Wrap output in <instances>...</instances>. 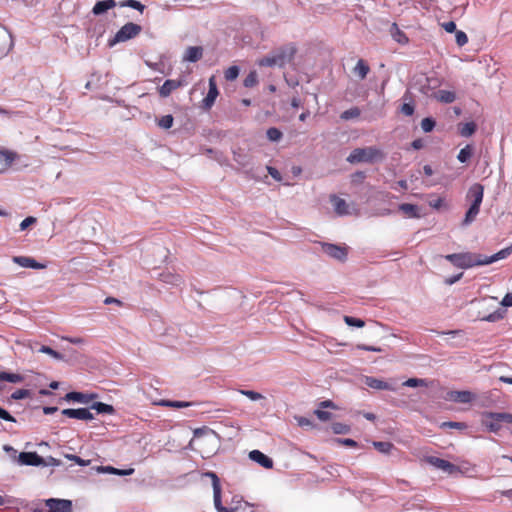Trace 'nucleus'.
<instances>
[{
	"mask_svg": "<svg viewBox=\"0 0 512 512\" xmlns=\"http://www.w3.org/2000/svg\"><path fill=\"white\" fill-rule=\"evenodd\" d=\"M103 470L107 473H110V474H115V475H119V476H126V475H131L134 473V469L133 468H129V469H118V468H114L112 466H106L103 468Z\"/></svg>",
	"mask_w": 512,
	"mask_h": 512,
	"instance_id": "nucleus-36",
	"label": "nucleus"
},
{
	"mask_svg": "<svg viewBox=\"0 0 512 512\" xmlns=\"http://www.w3.org/2000/svg\"><path fill=\"white\" fill-rule=\"evenodd\" d=\"M501 304L506 307L512 306V292L507 293L501 301Z\"/></svg>",
	"mask_w": 512,
	"mask_h": 512,
	"instance_id": "nucleus-62",
	"label": "nucleus"
},
{
	"mask_svg": "<svg viewBox=\"0 0 512 512\" xmlns=\"http://www.w3.org/2000/svg\"><path fill=\"white\" fill-rule=\"evenodd\" d=\"M427 463L431 464L432 466L443 470L444 472L448 474H454L459 471V468L452 464L451 462L435 457V456H429L426 458Z\"/></svg>",
	"mask_w": 512,
	"mask_h": 512,
	"instance_id": "nucleus-10",
	"label": "nucleus"
},
{
	"mask_svg": "<svg viewBox=\"0 0 512 512\" xmlns=\"http://www.w3.org/2000/svg\"><path fill=\"white\" fill-rule=\"evenodd\" d=\"M477 125L471 121L467 123H460L458 125V132L463 137H469L475 133Z\"/></svg>",
	"mask_w": 512,
	"mask_h": 512,
	"instance_id": "nucleus-24",
	"label": "nucleus"
},
{
	"mask_svg": "<svg viewBox=\"0 0 512 512\" xmlns=\"http://www.w3.org/2000/svg\"><path fill=\"white\" fill-rule=\"evenodd\" d=\"M365 384L368 387L377 390H394V388L389 383L374 377H366Z\"/></svg>",
	"mask_w": 512,
	"mask_h": 512,
	"instance_id": "nucleus-21",
	"label": "nucleus"
},
{
	"mask_svg": "<svg viewBox=\"0 0 512 512\" xmlns=\"http://www.w3.org/2000/svg\"><path fill=\"white\" fill-rule=\"evenodd\" d=\"M357 348L360 349V350H365V351H374V352H380L381 351L380 348L373 347V346H368V345H365V344H358Z\"/></svg>",
	"mask_w": 512,
	"mask_h": 512,
	"instance_id": "nucleus-63",
	"label": "nucleus"
},
{
	"mask_svg": "<svg viewBox=\"0 0 512 512\" xmlns=\"http://www.w3.org/2000/svg\"><path fill=\"white\" fill-rule=\"evenodd\" d=\"M323 251L330 257L339 261H344L347 258L348 250L345 246L336 244L324 243L322 245Z\"/></svg>",
	"mask_w": 512,
	"mask_h": 512,
	"instance_id": "nucleus-8",
	"label": "nucleus"
},
{
	"mask_svg": "<svg viewBox=\"0 0 512 512\" xmlns=\"http://www.w3.org/2000/svg\"><path fill=\"white\" fill-rule=\"evenodd\" d=\"M331 428L335 434H347L350 431L349 425L340 422L333 423Z\"/></svg>",
	"mask_w": 512,
	"mask_h": 512,
	"instance_id": "nucleus-40",
	"label": "nucleus"
},
{
	"mask_svg": "<svg viewBox=\"0 0 512 512\" xmlns=\"http://www.w3.org/2000/svg\"><path fill=\"white\" fill-rule=\"evenodd\" d=\"M373 446L377 451L383 454H389L394 447L391 442L385 441H374Z\"/></svg>",
	"mask_w": 512,
	"mask_h": 512,
	"instance_id": "nucleus-32",
	"label": "nucleus"
},
{
	"mask_svg": "<svg viewBox=\"0 0 512 512\" xmlns=\"http://www.w3.org/2000/svg\"><path fill=\"white\" fill-rule=\"evenodd\" d=\"M48 512H72V502L65 499L50 498L45 501Z\"/></svg>",
	"mask_w": 512,
	"mask_h": 512,
	"instance_id": "nucleus-7",
	"label": "nucleus"
},
{
	"mask_svg": "<svg viewBox=\"0 0 512 512\" xmlns=\"http://www.w3.org/2000/svg\"><path fill=\"white\" fill-rule=\"evenodd\" d=\"M64 399L66 401H75L79 403H88L90 401V397L81 392H69L65 395Z\"/></svg>",
	"mask_w": 512,
	"mask_h": 512,
	"instance_id": "nucleus-29",
	"label": "nucleus"
},
{
	"mask_svg": "<svg viewBox=\"0 0 512 512\" xmlns=\"http://www.w3.org/2000/svg\"><path fill=\"white\" fill-rule=\"evenodd\" d=\"M120 7H129L135 10H138L140 13H143L145 10V5L137 0H123L119 2Z\"/></svg>",
	"mask_w": 512,
	"mask_h": 512,
	"instance_id": "nucleus-31",
	"label": "nucleus"
},
{
	"mask_svg": "<svg viewBox=\"0 0 512 512\" xmlns=\"http://www.w3.org/2000/svg\"><path fill=\"white\" fill-rule=\"evenodd\" d=\"M239 75V68L237 66H230L224 72V77L227 81L235 80Z\"/></svg>",
	"mask_w": 512,
	"mask_h": 512,
	"instance_id": "nucleus-42",
	"label": "nucleus"
},
{
	"mask_svg": "<svg viewBox=\"0 0 512 512\" xmlns=\"http://www.w3.org/2000/svg\"><path fill=\"white\" fill-rule=\"evenodd\" d=\"M240 393L253 401L260 400L263 398L262 394L252 390H240Z\"/></svg>",
	"mask_w": 512,
	"mask_h": 512,
	"instance_id": "nucleus-50",
	"label": "nucleus"
},
{
	"mask_svg": "<svg viewBox=\"0 0 512 512\" xmlns=\"http://www.w3.org/2000/svg\"><path fill=\"white\" fill-rule=\"evenodd\" d=\"M257 82H258L257 74L255 71H252L244 79V86L250 88V87L255 86L257 84Z\"/></svg>",
	"mask_w": 512,
	"mask_h": 512,
	"instance_id": "nucleus-48",
	"label": "nucleus"
},
{
	"mask_svg": "<svg viewBox=\"0 0 512 512\" xmlns=\"http://www.w3.org/2000/svg\"><path fill=\"white\" fill-rule=\"evenodd\" d=\"M142 31V27L136 23L128 22L123 25L115 34L113 39L110 40V45L120 42H126L138 36Z\"/></svg>",
	"mask_w": 512,
	"mask_h": 512,
	"instance_id": "nucleus-4",
	"label": "nucleus"
},
{
	"mask_svg": "<svg viewBox=\"0 0 512 512\" xmlns=\"http://www.w3.org/2000/svg\"><path fill=\"white\" fill-rule=\"evenodd\" d=\"M0 381H6L10 383H21L24 381V376L18 373H10L6 371L0 372Z\"/></svg>",
	"mask_w": 512,
	"mask_h": 512,
	"instance_id": "nucleus-26",
	"label": "nucleus"
},
{
	"mask_svg": "<svg viewBox=\"0 0 512 512\" xmlns=\"http://www.w3.org/2000/svg\"><path fill=\"white\" fill-rule=\"evenodd\" d=\"M401 112L406 116H411L414 113V106L410 103H404L401 106Z\"/></svg>",
	"mask_w": 512,
	"mask_h": 512,
	"instance_id": "nucleus-55",
	"label": "nucleus"
},
{
	"mask_svg": "<svg viewBox=\"0 0 512 512\" xmlns=\"http://www.w3.org/2000/svg\"><path fill=\"white\" fill-rule=\"evenodd\" d=\"M40 352L42 353H45V354H48L50 355L51 357L55 358V359H62V355L55 351L54 349H52L51 347L49 346H41V348L39 349Z\"/></svg>",
	"mask_w": 512,
	"mask_h": 512,
	"instance_id": "nucleus-49",
	"label": "nucleus"
},
{
	"mask_svg": "<svg viewBox=\"0 0 512 512\" xmlns=\"http://www.w3.org/2000/svg\"><path fill=\"white\" fill-rule=\"evenodd\" d=\"M249 458L266 469L273 468V460L259 450H253L249 453Z\"/></svg>",
	"mask_w": 512,
	"mask_h": 512,
	"instance_id": "nucleus-15",
	"label": "nucleus"
},
{
	"mask_svg": "<svg viewBox=\"0 0 512 512\" xmlns=\"http://www.w3.org/2000/svg\"><path fill=\"white\" fill-rule=\"evenodd\" d=\"M208 475L212 478V486H213V498L214 505L218 512H234L233 508H227L222 505L221 502V485L219 478L213 472L208 473Z\"/></svg>",
	"mask_w": 512,
	"mask_h": 512,
	"instance_id": "nucleus-5",
	"label": "nucleus"
},
{
	"mask_svg": "<svg viewBox=\"0 0 512 512\" xmlns=\"http://www.w3.org/2000/svg\"><path fill=\"white\" fill-rule=\"evenodd\" d=\"M399 209L410 217H418V208L414 204L403 203L399 206Z\"/></svg>",
	"mask_w": 512,
	"mask_h": 512,
	"instance_id": "nucleus-35",
	"label": "nucleus"
},
{
	"mask_svg": "<svg viewBox=\"0 0 512 512\" xmlns=\"http://www.w3.org/2000/svg\"><path fill=\"white\" fill-rule=\"evenodd\" d=\"M267 137L271 141H279L282 138V132L275 127H271L267 130Z\"/></svg>",
	"mask_w": 512,
	"mask_h": 512,
	"instance_id": "nucleus-46",
	"label": "nucleus"
},
{
	"mask_svg": "<svg viewBox=\"0 0 512 512\" xmlns=\"http://www.w3.org/2000/svg\"><path fill=\"white\" fill-rule=\"evenodd\" d=\"M267 171L273 179H275L276 181H281V174L276 168L272 166H267Z\"/></svg>",
	"mask_w": 512,
	"mask_h": 512,
	"instance_id": "nucleus-58",
	"label": "nucleus"
},
{
	"mask_svg": "<svg viewBox=\"0 0 512 512\" xmlns=\"http://www.w3.org/2000/svg\"><path fill=\"white\" fill-rule=\"evenodd\" d=\"M435 98L439 101V102H442V103H452L455 101L456 99V95L454 92L452 91H448V90H439L436 94H435Z\"/></svg>",
	"mask_w": 512,
	"mask_h": 512,
	"instance_id": "nucleus-27",
	"label": "nucleus"
},
{
	"mask_svg": "<svg viewBox=\"0 0 512 512\" xmlns=\"http://www.w3.org/2000/svg\"><path fill=\"white\" fill-rule=\"evenodd\" d=\"M454 33H455L456 43L459 47H463L464 45H466L468 43V36L465 32H463L461 30H456Z\"/></svg>",
	"mask_w": 512,
	"mask_h": 512,
	"instance_id": "nucleus-45",
	"label": "nucleus"
},
{
	"mask_svg": "<svg viewBox=\"0 0 512 512\" xmlns=\"http://www.w3.org/2000/svg\"><path fill=\"white\" fill-rule=\"evenodd\" d=\"M161 281L172 284V285H178L181 283L182 279L179 275L173 274L171 272H163L160 274Z\"/></svg>",
	"mask_w": 512,
	"mask_h": 512,
	"instance_id": "nucleus-30",
	"label": "nucleus"
},
{
	"mask_svg": "<svg viewBox=\"0 0 512 512\" xmlns=\"http://www.w3.org/2000/svg\"><path fill=\"white\" fill-rule=\"evenodd\" d=\"M13 262L20 265L24 268H32V269H44L46 268L45 264L37 262L35 259L27 256H14Z\"/></svg>",
	"mask_w": 512,
	"mask_h": 512,
	"instance_id": "nucleus-14",
	"label": "nucleus"
},
{
	"mask_svg": "<svg viewBox=\"0 0 512 512\" xmlns=\"http://www.w3.org/2000/svg\"><path fill=\"white\" fill-rule=\"evenodd\" d=\"M473 395L469 391H452L450 393V400L459 403H468L472 400Z\"/></svg>",
	"mask_w": 512,
	"mask_h": 512,
	"instance_id": "nucleus-23",
	"label": "nucleus"
},
{
	"mask_svg": "<svg viewBox=\"0 0 512 512\" xmlns=\"http://www.w3.org/2000/svg\"><path fill=\"white\" fill-rule=\"evenodd\" d=\"M344 322L348 326H353V327H358V328H362L365 325V322L363 320H361L359 318L352 317V316H344Z\"/></svg>",
	"mask_w": 512,
	"mask_h": 512,
	"instance_id": "nucleus-43",
	"label": "nucleus"
},
{
	"mask_svg": "<svg viewBox=\"0 0 512 512\" xmlns=\"http://www.w3.org/2000/svg\"><path fill=\"white\" fill-rule=\"evenodd\" d=\"M14 41L12 34L4 29L0 28V59L9 54L13 49Z\"/></svg>",
	"mask_w": 512,
	"mask_h": 512,
	"instance_id": "nucleus-9",
	"label": "nucleus"
},
{
	"mask_svg": "<svg viewBox=\"0 0 512 512\" xmlns=\"http://www.w3.org/2000/svg\"><path fill=\"white\" fill-rule=\"evenodd\" d=\"M473 154V149H472V146L471 145H466L464 148H462L458 155H457V159L461 162V163H465L467 162L471 156Z\"/></svg>",
	"mask_w": 512,
	"mask_h": 512,
	"instance_id": "nucleus-33",
	"label": "nucleus"
},
{
	"mask_svg": "<svg viewBox=\"0 0 512 512\" xmlns=\"http://www.w3.org/2000/svg\"><path fill=\"white\" fill-rule=\"evenodd\" d=\"M30 397H31V392L27 389H18L11 394V398L13 400H21V399L30 398Z\"/></svg>",
	"mask_w": 512,
	"mask_h": 512,
	"instance_id": "nucleus-44",
	"label": "nucleus"
},
{
	"mask_svg": "<svg viewBox=\"0 0 512 512\" xmlns=\"http://www.w3.org/2000/svg\"><path fill=\"white\" fill-rule=\"evenodd\" d=\"M18 461L26 466H42L45 464V459L36 452H21Z\"/></svg>",
	"mask_w": 512,
	"mask_h": 512,
	"instance_id": "nucleus-11",
	"label": "nucleus"
},
{
	"mask_svg": "<svg viewBox=\"0 0 512 512\" xmlns=\"http://www.w3.org/2000/svg\"><path fill=\"white\" fill-rule=\"evenodd\" d=\"M403 385L407 387H418L425 385V381L419 378H409L403 383Z\"/></svg>",
	"mask_w": 512,
	"mask_h": 512,
	"instance_id": "nucleus-51",
	"label": "nucleus"
},
{
	"mask_svg": "<svg viewBox=\"0 0 512 512\" xmlns=\"http://www.w3.org/2000/svg\"><path fill=\"white\" fill-rule=\"evenodd\" d=\"M370 72V67L367 62L363 59H359L355 67L353 68V73L361 80L365 79Z\"/></svg>",
	"mask_w": 512,
	"mask_h": 512,
	"instance_id": "nucleus-22",
	"label": "nucleus"
},
{
	"mask_svg": "<svg viewBox=\"0 0 512 512\" xmlns=\"http://www.w3.org/2000/svg\"><path fill=\"white\" fill-rule=\"evenodd\" d=\"M296 53V47L292 44L281 47L273 52L277 61V66L283 67L285 64L292 61Z\"/></svg>",
	"mask_w": 512,
	"mask_h": 512,
	"instance_id": "nucleus-6",
	"label": "nucleus"
},
{
	"mask_svg": "<svg viewBox=\"0 0 512 512\" xmlns=\"http://www.w3.org/2000/svg\"><path fill=\"white\" fill-rule=\"evenodd\" d=\"M182 86V81L168 79L166 80L161 87H159L158 92L159 95L163 98L168 97L173 91Z\"/></svg>",
	"mask_w": 512,
	"mask_h": 512,
	"instance_id": "nucleus-16",
	"label": "nucleus"
},
{
	"mask_svg": "<svg viewBox=\"0 0 512 512\" xmlns=\"http://www.w3.org/2000/svg\"><path fill=\"white\" fill-rule=\"evenodd\" d=\"M486 417L487 418H490L492 420H495L497 422H505V423H509V424H512V414L510 413H494V412H489V413H486Z\"/></svg>",
	"mask_w": 512,
	"mask_h": 512,
	"instance_id": "nucleus-28",
	"label": "nucleus"
},
{
	"mask_svg": "<svg viewBox=\"0 0 512 512\" xmlns=\"http://www.w3.org/2000/svg\"><path fill=\"white\" fill-rule=\"evenodd\" d=\"M117 5L115 0H103L98 1L92 8V13L94 15H101L107 12L109 9L114 8Z\"/></svg>",
	"mask_w": 512,
	"mask_h": 512,
	"instance_id": "nucleus-20",
	"label": "nucleus"
},
{
	"mask_svg": "<svg viewBox=\"0 0 512 512\" xmlns=\"http://www.w3.org/2000/svg\"><path fill=\"white\" fill-rule=\"evenodd\" d=\"M483 424L491 432H495L496 433V432H498L501 429L500 422H497L495 420L487 418L486 414L484 415Z\"/></svg>",
	"mask_w": 512,
	"mask_h": 512,
	"instance_id": "nucleus-39",
	"label": "nucleus"
},
{
	"mask_svg": "<svg viewBox=\"0 0 512 512\" xmlns=\"http://www.w3.org/2000/svg\"><path fill=\"white\" fill-rule=\"evenodd\" d=\"M315 415L318 417L319 420L321 421H328L331 419L332 417V414L330 412H327V411H323L321 409H317L315 411Z\"/></svg>",
	"mask_w": 512,
	"mask_h": 512,
	"instance_id": "nucleus-53",
	"label": "nucleus"
},
{
	"mask_svg": "<svg viewBox=\"0 0 512 512\" xmlns=\"http://www.w3.org/2000/svg\"><path fill=\"white\" fill-rule=\"evenodd\" d=\"M330 201L333 204L335 212L338 215L342 216V215H347L349 213L348 204L346 203V201L344 199L339 198L336 195H331Z\"/></svg>",
	"mask_w": 512,
	"mask_h": 512,
	"instance_id": "nucleus-19",
	"label": "nucleus"
},
{
	"mask_svg": "<svg viewBox=\"0 0 512 512\" xmlns=\"http://www.w3.org/2000/svg\"><path fill=\"white\" fill-rule=\"evenodd\" d=\"M429 205H430V207H432V208L440 209V208L444 205V199H443V198L438 197V198H436V199H434V200H431V201L429 202Z\"/></svg>",
	"mask_w": 512,
	"mask_h": 512,
	"instance_id": "nucleus-61",
	"label": "nucleus"
},
{
	"mask_svg": "<svg viewBox=\"0 0 512 512\" xmlns=\"http://www.w3.org/2000/svg\"><path fill=\"white\" fill-rule=\"evenodd\" d=\"M156 405H159V406H164V407H170V408H186V407H190L193 403L192 402H187V401H172V400H165V399H162L158 402L155 403Z\"/></svg>",
	"mask_w": 512,
	"mask_h": 512,
	"instance_id": "nucleus-25",
	"label": "nucleus"
},
{
	"mask_svg": "<svg viewBox=\"0 0 512 512\" xmlns=\"http://www.w3.org/2000/svg\"><path fill=\"white\" fill-rule=\"evenodd\" d=\"M384 158L385 153L380 148L369 146L364 148H355L347 157V161L351 164H373L384 160Z\"/></svg>",
	"mask_w": 512,
	"mask_h": 512,
	"instance_id": "nucleus-3",
	"label": "nucleus"
},
{
	"mask_svg": "<svg viewBox=\"0 0 512 512\" xmlns=\"http://www.w3.org/2000/svg\"><path fill=\"white\" fill-rule=\"evenodd\" d=\"M174 118L171 114H167L162 116L157 120V124L159 127L163 129H169L173 126Z\"/></svg>",
	"mask_w": 512,
	"mask_h": 512,
	"instance_id": "nucleus-37",
	"label": "nucleus"
},
{
	"mask_svg": "<svg viewBox=\"0 0 512 512\" xmlns=\"http://www.w3.org/2000/svg\"><path fill=\"white\" fill-rule=\"evenodd\" d=\"M60 460L58 459H55L53 457H48L47 459H45V464L43 466H59L60 465Z\"/></svg>",
	"mask_w": 512,
	"mask_h": 512,
	"instance_id": "nucleus-64",
	"label": "nucleus"
},
{
	"mask_svg": "<svg viewBox=\"0 0 512 512\" xmlns=\"http://www.w3.org/2000/svg\"><path fill=\"white\" fill-rule=\"evenodd\" d=\"M91 408L95 409L98 413L103 414H112L114 412V408L112 405L103 402H96L91 406Z\"/></svg>",
	"mask_w": 512,
	"mask_h": 512,
	"instance_id": "nucleus-34",
	"label": "nucleus"
},
{
	"mask_svg": "<svg viewBox=\"0 0 512 512\" xmlns=\"http://www.w3.org/2000/svg\"><path fill=\"white\" fill-rule=\"evenodd\" d=\"M203 56V48L200 46H190L186 49L183 60L187 62H197Z\"/></svg>",
	"mask_w": 512,
	"mask_h": 512,
	"instance_id": "nucleus-17",
	"label": "nucleus"
},
{
	"mask_svg": "<svg viewBox=\"0 0 512 512\" xmlns=\"http://www.w3.org/2000/svg\"><path fill=\"white\" fill-rule=\"evenodd\" d=\"M218 94H219V92H218L216 80H215V77L212 76L209 78L208 93H207L206 97L203 99L204 107L207 109L211 108L213 106Z\"/></svg>",
	"mask_w": 512,
	"mask_h": 512,
	"instance_id": "nucleus-13",
	"label": "nucleus"
},
{
	"mask_svg": "<svg viewBox=\"0 0 512 512\" xmlns=\"http://www.w3.org/2000/svg\"><path fill=\"white\" fill-rule=\"evenodd\" d=\"M435 124L436 123L432 118L426 117L421 121V128L424 132H431L434 129Z\"/></svg>",
	"mask_w": 512,
	"mask_h": 512,
	"instance_id": "nucleus-47",
	"label": "nucleus"
},
{
	"mask_svg": "<svg viewBox=\"0 0 512 512\" xmlns=\"http://www.w3.org/2000/svg\"><path fill=\"white\" fill-rule=\"evenodd\" d=\"M0 419L9 421V422H16L15 417H13L8 411L0 407Z\"/></svg>",
	"mask_w": 512,
	"mask_h": 512,
	"instance_id": "nucleus-56",
	"label": "nucleus"
},
{
	"mask_svg": "<svg viewBox=\"0 0 512 512\" xmlns=\"http://www.w3.org/2000/svg\"><path fill=\"white\" fill-rule=\"evenodd\" d=\"M360 114H361V111L358 107H352V108L342 112L340 118L342 120H350V119L359 117Z\"/></svg>",
	"mask_w": 512,
	"mask_h": 512,
	"instance_id": "nucleus-38",
	"label": "nucleus"
},
{
	"mask_svg": "<svg viewBox=\"0 0 512 512\" xmlns=\"http://www.w3.org/2000/svg\"><path fill=\"white\" fill-rule=\"evenodd\" d=\"M66 458H68L71 461H74L80 466H88L90 464V460H84L76 455H66Z\"/></svg>",
	"mask_w": 512,
	"mask_h": 512,
	"instance_id": "nucleus-52",
	"label": "nucleus"
},
{
	"mask_svg": "<svg viewBox=\"0 0 512 512\" xmlns=\"http://www.w3.org/2000/svg\"><path fill=\"white\" fill-rule=\"evenodd\" d=\"M336 442H338L342 445L348 446V447H357V445H358L355 440L350 439V438H345V439L338 438V439H336Z\"/></svg>",
	"mask_w": 512,
	"mask_h": 512,
	"instance_id": "nucleus-59",
	"label": "nucleus"
},
{
	"mask_svg": "<svg viewBox=\"0 0 512 512\" xmlns=\"http://www.w3.org/2000/svg\"><path fill=\"white\" fill-rule=\"evenodd\" d=\"M484 197V186L480 183H475L470 186L466 198L471 201V205L467 210L463 219L462 225L467 226L471 224L480 212V206Z\"/></svg>",
	"mask_w": 512,
	"mask_h": 512,
	"instance_id": "nucleus-2",
	"label": "nucleus"
},
{
	"mask_svg": "<svg viewBox=\"0 0 512 512\" xmlns=\"http://www.w3.org/2000/svg\"><path fill=\"white\" fill-rule=\"evenodd\" d=\"M61 413H62V415L66 416L68 418H73V419H78V420L88 421V420L94 419V415L90 412V410L88 408H78V409L67 408V409H63L61 411Z\"/></svg>",
	"mask_w": 512,
	"mask_h": 512,
	"instance_id": "nucleus-12",
	"label": "nucleus"
},
{
	"mask_svg": "<svg viewBox=\"0 0 512 512\" xmlns=\"http://www.w3.org/2000/svg\"><path fill=\"white\" fill-rule=\"evenodd\" d=\"M36 222V218L35 217H32V216H29L27 218H25L21 223H20V229L21 230H25L27 229L30 225L34 224Z\"/></svg>",
	"mask_w": 512,
	"mask_h": 512,
	"instance_id": "nucleus-57",
	"label": "nucleus"
},
{
	"mask_svg": "<svg viewBox=\"0 0 512 512\" xmlns=\"http://www.w3.org/2000/svg\"><path fill=\"white\" fill-rule=\"evenodd\" d=\"M258 65L261 66V67H272V66H277V61L273 55V53L271 55H268L266 57H263L261 58L259 61H258Z\"/></svg>",
	"mask_w": 512,
	"mask_h": 512,
	"instance_id": "nucleus-41",
	"label": "nucleus"
},
{
	"mask_svg": "<svg viewBox=\"0 0 512 512\" xmlns=\"http://www.w3.org/2000/svg\"><path fill=\"white\" fill-rule=\"evenodd\" d=\"M390 35L391 37L401 45H406L409 42V38L407 35L399 28L397 23H392L390 27Z\"/></svg>",
	"mask_w": 512,
	"mask_h": 512,
	"instance_id": "nucleus-18",
	"label": "nucleus"
},
{
	"mask_svg": "<svg viewBox=\"0 0 512 512\" xmlns=\"http://www.w3.org/2000/svg\"><path fill=\"white\" fill-rule=\"evenodd\" d=\"M441 427H450V428H456V429H463L465 428V424L461 422H443L441 424Z\"/></svg>",
	"mask_w": 512,
	"mask_h": 512,
	"instance_id": "nucleus-60",
	"label": "nucleus"
},
{
	"mask_svg": "<svg viewBox=\"0 0 512 512\" xmlns=\"http://www.w3.org/2000/svg\"><path fill=\"white\" fill-rule=\"evenodd\" d=\"M512 253V245L504 248L499 252L485 256L471 252L454 253L445 256V259L452 263L454 266L462 269L472 268L474 266L489 265L501 259H505Z\"/></svg>",
	"mask_w": 512,
	"mask_h": 512,
	"instance_id": "nucleus-1",
	"label": "nucleus"
},
{
	"mask_svg": "<svg viewBox=\"0 0 512 512\" xmlns=\"http://www.w3.org/2000/svg\"><path fill=\"white\" fill-rule=\"evenodd\" d=\"M440 25L448 33H454L457 30L454 21L443 22Z\"/></svg>",
	"mask_w": 512,
	"mask_h": 512,
	"instance_id": "nucleus-54",
	"label": "nucleus"
}]
</instances>
